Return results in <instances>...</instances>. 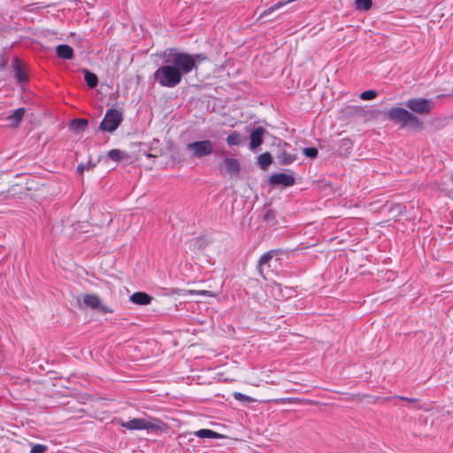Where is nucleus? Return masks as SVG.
<instances>
[{"mask_svg":"<svg viewBox=\"0 0 453 453\" xmlns=\"http://www.w3.org/2000/svg\"><path fill=\"white\" fill-rule=\"evenodd\" d=\"M276 404H285V403H313L311 400L301 399L297 397H284V398H277L272 400Z\"/></svg>","mask_w":453,"mask_h":453,"instance_id":"f3484780","label":"nucleus"},{"mask_svg":"<svg viewBox=\"0 0 453 453\" xmlns=\"http://www.w3.org/2000/svg\"><path fill=\"white\" fill-rule=\"evenodd\" d=\"M282 256L288 257V253L286 250L281 249L270 250L262 254L257 265L259 275L264 279H266L265 269L266 268L267 272L271 271L272 262H280Z\"/></svg>","mask_w":453,"mask_h":453,"instance_id":"39448f33","label":"nucleus"},{"mask_svg":"<svg viewBox=\"0 0 453 453\" xmlns=\"http://www.w3.org/2000/svg\"><path fill=\"white\" fill-rule=\"evenodd\" d=\"M48 447L42 444H35L32 447L30 453H45Z\"/></svg>","mask_w":453,"mask_h":453,"instance_id":"f704fd0d","label":"nucleus"},{"mask_svg":"<svg viewBox=\"0 0 453 453\" xmlns=\"http://www.w3.org/2000/svg\"><path fill=\"white\" fill-rule=\"evenodd\" d=\"M14 72H15V77L19 81V82L22 83L27 80V76L22 70V67L18 64L17 58L15 59V62H14Z\"/></svg>","mask_w":453,"mask_h":453,"instance_id":"b1692460","label":"nucleus"},{"mask_svg":"<svg viewBox=\"0 0 453 453\" xmlns=\"http://www.w3.org/2000/svg\"><path fill=\"white\" fill-rule=\"evenodd\" d=\"M372 0H356L355 7L359 12L368 11L371 9Z\"/></svg>","mask_w":453,"mask_h":453,"instance_id":"393cba45","label":"nucleus"},{"mask_svg":"<svg viewBox=\"0 0 453 453\" xmlns=\"http://www.w3.org/2000/svg\"><path fill=\"white\" fill-rule=\"evenodd\" d=\"M276 158L280 165H288L292 164L296 159V156L281 149L280 151L277 154Z\"/></svg>","mask_w":453,"mask_h":453,"instance_id":"2eb2a0df","label":"nucleus"},{"mask_svg":"<svg viewBox=\"0 0 453 453\" xmlns=\"http://www.w3.org/2000/svg\"><path fill=\"white\" fill-rule=\"evenodd\" d=\"M214 144L211 140H203L188 143L187 150L191 152V156L195 158H202L213 153Z\"/></svg>","mask_w":453,"mask_h":453,"instance_id":"423d86ee","label":"nucleus"},{"mask_svg":"<svg viewBox=\"0 0 453 453\" xmlns=\"http://www.w3.org/2000/svg\"><path fill=\"white\" fill-rule=\"evenodd\" d=\"M405 106L411 111L420 114H429L434 107V104L430 99L426 98H412L404 103Z\"/></svg>","mask_w":453,"mask_h":453,"instance_id":"6e6552de","label":"nucleus"},{"mask_svg":"<svg viewBox=\"0 0 453 453\" xmlns=\"http://www.w3.org/2000/svg\"><path fill=\"white\" fill-rule=\"evenodd\" d=\"M352 142L349 138H343L340 141V147L343 149L346 152H349L352 148Z\"/></svg>","mask_w":453,"mask_h":453,"instance_id":"2f4dec72","label":"nucleus"},{"mask_svg":"<svg viewBox=\"0 0 453 453\" xmlns=\"http://www.w3.org/2000/svg\"><path fill=\"white\" fill-rule=\"evenodd\" d=\"M56 53L62 59H73L74 57L73 50L67 44H60L56 48Z\"/></svg>","mask_w":453,"mask_h":453,"instance_id":"ddd939ff","label":"nucleus"},{"mask_svg":"<svg viewBox=\"0 0 453 453\" xmlns=\"http://www.w3.org/2000/svg\"><path fill=\"white\" fill-rule=\"evenodd\" d=\"M83 303L87 307L93 310H98L103 314L113 313V310L108 306L101 303L100 297L95 294H86L83 296Z\"/></svg>","mask_w":453,"mask_h":453,"instance_id":"1a4fd4ad","label":"nucleus"},{"mask_svg":"<svg viewBox=\"0 0 453 453\" xmlns=\"http://www.w3.org/2000/svg\"><path fill=\"white\" fill-rule=\"evenodd\" d=\"M394 398L399 399V400H402V401H406L408 403H413L414 404V408L416 410L423 409V407L420 405L419 400L418 398H411V397L403 396V395H395Z\"/></svg>","mask_w":453,"mask_h":453,"instance_id":"cd10ccee","label":"nucleus"},{"mask_svg":"<svg viewBox=\"0 0 453 453\" xmlns=\"http://www.w3.org/2000/svg\"><path fill=\"white\" fill-rule=\"evenodd\" d=\"M24 114L25 109L22 107L18 108L12 114H10L7 119L11 121V125L12 127H18L19 124L21 122Z\"/></svg>","mask_w":453,"mask_h":453,"instance_id":"a211bd4d","label":"nucleus"},{"mask_svg":"<svg viewBox=\"0 0 453 453\" xmlns=\"http://www.w3.org/2000/svg\"><path fill=\"white\" fill-rule=\"evenodd\" d=\"M257 162H258V165H260V167L263 169V170H265L267 169V167L272 164L273 162V159H272V156L269 152H265V153H262L261 155H259V157H257Z\"/></svg>","mask_w":453,"mask_h":453,"instance_id":"412c9836","label":"nucleus"},{"mask_svg":"<svg viewBox=\"0 0 453 453\" xmlns=\"http://www.w3.org/2000/svg\"><path fill=\"white\" fill-rule=\"evenodd\" d=\"M118 424L128 430H146L152 433L166 432L168 425L160 418L149 417L148 418H134L128 421L119 419Z\"/></svg>","mask_w":453,"mask_h":453,"instance_id":"f257e3e1","label":"nucleus"},{"mask_svg":"<svg viewBox=\"0 0 453 453\" xmlns=\"http://www.w3.org/2000/svg\"><path fill=\"white\" fill-rule=\"evenodd\" d=\"M233 396L235 400L245 403H250L255 402L254 398H252L249 395H243L240 392H234L233 394Z\"/></svg>","mask_w":453,"mask_h":453,"instance_id":"c85d7f7f","label":"nucleus"},{"mask_svg":"<svg viewBox=\"0 0 453 453\" xmlns=\"http://www.w3.org/2000/svg\"><path fill=\"white\" fill-rule=\"evenodd\" d=\"M303 154L310 158H315L318 156V150L314 147H307L303 149Z\"/></svg>","mask_w":453,"mask_h":453,"instance_id":"473e14b6","label":"nucleus"},{"mask_svg":"<svg viewBox=\"0 0 453 453\" xmlns=\"http://www.w3.org/2000/svg\"><path fill=\"white\" fill-rule=\"evenodd\" d=\"M72 125L75 129H83L88 126V120L85 119H75L73 120Z\"/></svg>","mask_w":453,"mask_h":453,"instance_id":"c756f323","label":"nucleus"},{"mask_svg":"<svg viewBox=\"0 0 453 453\" xmlns=\"http://www.w3.org/2000/svg\"><path fill=\"white\" fill-rule=\"evenodd\" d=\"M262 219L264 222L270 224L272 226L275 225L277 222L275 212L268 207L263 209Z\"/></svg>","mask_w":453,"mask_h":453,"instance_id":"6ab92c4d","label":"nucleus"},{"mask_svg":"<svg viewBox=\"0 0 453 453\" xmlns=\"http://www.w3.org/2000/svg\"><path fill=\"white\" fill-rule=\"evenodd\" d=\"M269 183L273 186L280 185L283 187H290L295 184V178L284 173H274L270 177Z\"/></svg>","mask_w":453,"mask_h":453,"instance_id":"9b49d317","label":"nucleus"},{"mask_svg":"<svg viewBox=\"0 0 453 453\" xmlns=\"http://www.w3.org/2000/svg\"><path fill=\"white\" fill-rule=\"evenodd\" d=\"M226 142L230 146L240 145L242 142V136L238 132L234 131L226 137Z\"/></svg>","mask_w":453,"mask_h":453,"instance_id":"a878e982","label":"nucleus"},{"mask_svg":"<svg viewBox=\"0 0 453 453\" xmlns=\"http://www.w3.org/2000/svg\"><path fill=\"white\" fill-rule=\"evenodd\" d=\"M266 130L263 127H256L250 134V148L256 149L263 143V136Z\"/></svg>","mask_w":453,"mask_h":453,"instance_id":"f8f14e48","label":"nucleus"},{"mask_svg":"<svg viewBox=\"0 0 453 453\" xmlns=\"http://www.w3.org/2000/svg\"><path fill=\"white\" fill-rule=\"evenodd\" d=\"M192 58H193V60H194V64L196 66H197V64L208 60V57H207V55L205 53L195 54V55H192Z\"/></svg>","mask_w":453,"mask_h":453,"instance_id":"72a5a7b5","label":"nucleus"},{"mask_svg":"<svg viewBox=\"0 0 453 453\" xmlns=\"http://www.w3.org/2000/svg\"><path fill=\"white\" fill-rule=\"evenodd\" d=\"M386 115L388 120L400 124L403 127L411 126L419 128L422 127V122L417 116L402 107H393L387 111Z\"/></svg>","mask_w":453,"mask_h":453,"instance_id":"20e7f679","label":"nucleus"},{"mask_svg":"<svg viewBox=\"0 0 453 453\" xmlns=\"http://www.w3.org/2000/svg\"><path fill=\"white\" fill-rule=\"evenodd\" d=\"M384 210H387L392 218H397L404 212L405 207L401 203H386Z\"/></svg>","mask_w":453,"mask_h":453,"instance_id":"dca6fc26","label":"nucleus"},{"mask_svg":"<svg viewBox=\"0 0 453 453\" xmlns=\"http://www.w3.org/2000/svg\"><path fill=\"white\" fill-rule=\"evenodd\" d=\"M108 157L112 161L119 162L127 157V154L120 150L113 149L111 150L108 154Z\"/></svg>","mask_w":453,"mask_h":453,"instance_id":"5701e85b","label":"nucleus"},{"mask_svg":"<svg viewBox=\"0 0 453 453\" xmlns=\"http://www.w3.org/2000/svg\"><path fill=\"white\" fill-rule=\"evenodd\" d=\"M152 299V296L145 292H135L130 296L131 302L140 305L150 304Z\"/></svg>","mask_w":453,"mask_h":453,"instance_id":"4468645a","label":"nucleus"},{"mask_svg":"<svg viewBox=\"0 0 453 453\" xmlns=\"http://www.w3.org/2000/svg\"><path fill=\"white\" fill-rule=\"evenodd\" d=\"M123 120V114L117 109H110L106 111L103 120L100 124V128L103 131L113 132L115 131Z\"/></svg>","mask_w":453,"mask_h":453,"instance_id":"0eeeda50","label":"nucleus"},{"mask_svg":"<svg viewBox=\"0 0 453 453\" xmlns=\"http://www.w3.org/2000/svg\"><path fill=\"white\" fill-rule=\"evenodd\" d=\"M377 96V92L375 90H366L360 94V98L362 100H372Z\"/></svg>","mask_w":453,"mask_h":453,"instance_id":"7c9ffc66","label":"nucleus"},{"mask_svg":"<svg viewBox=\"0 0 453 453\" xmlns=\"http://www.w3.org/2000/svg\"><path fill=\"white\" fill-rule=\"evenodd\" d=\"M82 73L84 74V79L87 82V85L90 88H96L98 83L97 76L88 69H82Z\"/></svg>","mask_w":453,"mask_h":453,"instance_id":"aec40b11","label":"nucleus"},{"mask_svg":"<svg viewBox=\"0 0 453 453\" xmlns=\"http://www.w3.org/2000/svg\"><path fill=\"white\" fill-rule=\"evenodd\" d=\"M153 79L161 87L174 88L179 85L182 80L180 72L171 64L163 65L153 73Z\"/></svg>","mask_w":453,"mask_h":453,"instance_id":"7ed1b4c3","label":"nucleus"},{"mask_svg":"<svg viewBox=\"0 0 453 453\" xmlns=\"http://www.w3.org/2000/svg\"><path fill=\"white\" fill-rule=\"evenodd\" d=\"M199 438H221L222 435L211 429H200L195 433Z\"/></svg>","mask_w":453,"mask_h":453,"instance_id":"4be33fe9","label":"nucleus"},{"mask_svg":"<svg viewBox=\"0 0 453 453\" xmlns=\"http://www.w3.org/2000/svg\"><path fill=\"white\" fill-rule=\"evenodd\" d=\"M95 167V164H80L77 167V172L82 175L85 170H89Z\"/></svg>","mask_w":453,"mask_h":453,"instance_id":"c9c22d12","label":"nucleus"},{"mask_svg":"<svg viewBox=\"0 0 453 453\" xmlns=\"http://www.w3.org/2000/svg\"><path fill=\"white\" fill-rule=\"evenodd\" d=\"M183 296H213V293L209 290H194V289H183L181 290Z\"/></svg>","mask_w":453,"mask_h":453,"instance_id":"bb28decb","label":"nucleus"},{"mask_svg":"<svg viewBox=\"0 0 453 453\" xmlns=\"http://www.w3.org/2000/svg\"><path fill=\"white\" fill-rule=\"evenodd\" d=\"M219 169L226 171L232 177H238L241 173V165L238 159L226 157L219 164Z\"/></svg>","mask_w":453,"mask_h":453,"instance_id":"9d476101","label":"nucleus"},{"mask_svg":"<svg viewBox=\"0 0 453 453\" xmlns=\"http://www.w3.org/2000/svg\"><path fill=\"white\" fill-rule=\"evenodd\" d=\"M165 63L171 64L176 68L181 77L197 69V66L194 64L191 54L179 52L175 49L169 50V53L165 58Z\"/></svg>","mask_w":453,"mask_h":453,"instance_id":"f03ea898","label":"nucleus"}]
</instances>
